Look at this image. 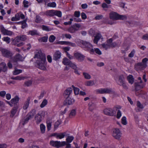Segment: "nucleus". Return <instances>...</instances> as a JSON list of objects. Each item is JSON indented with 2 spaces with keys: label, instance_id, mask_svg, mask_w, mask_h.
<instances>
[{
  "label": "nucleus",
  "instance_id": "nucleus-30",
  "mask_svg": "<svg viewBox=\"0 0 148 148\" xmlns=\"http://www.w3.org/2000/svg\"><path fill=\"white\" fill-rule=\"evenodd\" d=\"M42 119L41 117L39 116L38 114H37L35 117V119L37 124H39L42 121Z\"/></svg>",
  "mask_w": 148,
  "mask_h": 148
},
{
  "label": "nucleus",
  "instance_id": "nucleus-35",
  "mask_svg": "<svg viewBox=\"0 0 148 148\" xmlns=\"http://www.w3.org/2000/svg\"><path fill=\"white\" fill-rule=\"evenodd\" d=\"M72 90L71 88H68L64 91V94L69 96L71 93Z\"/></svg>",
  "mask_w": 148,
  "mask_h": 148
},
{
  "label": "nucleus",
  "instance_id": "nucleus-23",
  "mask_svg": "<svg viewBox=\"0 0 148 148\" xmlns=\"http://www.w3.org/2000/svg\"><path fill=\"white\" fill-rule=\"evenodd\" d=\"M59 44L61 45L67 44L73 47H75L76 46V44L75 43H72L70 42L60 41L59 42Z\"/></svg>",
  "mask_w": 148,
  "mask_h": 148
},
{
  "label": "nucleus",
  "instance_id": "nucleus-51",
  "mask_svg": "<svg viewBox=\"0 0 148 148\" xmlns=\"http://www.w3.org/2000/svg\"><path fill=\"white\" fill-rule=\"evenodd\" d=\"M45 113L46 112L45 111H41L37 114H38L39 116L41 117V118L43 119L45 117Z\"/></svg>",
  "mask_w": 148,
  "mask_h": 148
},
{
  "label": "nucleus",
  "instance_id": "nucleus-50",
  "mask_svg": "<svg viewBox=\"0 0 148 148\" xmlns=\"http://www.w3.org/2000/svg\"><path fill=\"white\" fill-rule=\"evenodd\" d=\"M56 3L55 2L49 3L47 4V5L48 7L52 8L56 7Z\"/></svg>",
  "mask_w": 148,
  "mask_h": 148
},
{
  "label": "nucleus",
  "instance_id": "nucleus-18",
  "mask_svg": "<svg viewBox=\"0 0 148 148\" xmlns=\"http://www.w3.org/2000/svg\"><path fill=\"white\" fill-rule=\"evenodd\" d=\"M114 92L111 88H102V94H114Z\"/></svg>",
  "mask_w": 148,
  "mask_h": 148
},
{
  "label": "nucleus",
  "instance_id": "nucleus-5",
  "mask_svg": "<svg viewBox=\"0 0 148 148\" xmlns=\"http://www.w3.org/2000/svg\"><path fill=\"white\" fill-rule=\"evenodd\" d=\"M148 61V59L145 58L142 60V62H138L135 65V68L136 69L139 70L141 66L146 68L147 66V62Z\"/></svg>",
  "mask_w": 148,
  "mask_h": 148
},
{
  "label": "nucleus",
  "instance_id": "nucleus-21",
  "mask_svg": "<svg viewBox=\"0 0 148 148\" xmlns=\"http://www.w3.org/2000/svg\"><path fill=\"white\" fill-rule=\"evenodd\" d=\"M95 52L99 55H101V51L98 48H95L94 49L92 48L91 49H90V52L91 54H94Z\"/></svg>",
  "mask_w": 148,
  "mask_h": 148
},
{
  "label": "nucleus",
  "instance_id": "nucleus-10",
  "mask_svg": "<svg viewBox=\"0 0 148 148\" xmlns=\"http://www.w3.org/2000/svg\"><path fill=\"white\" fill-rule=\"evenodd\" d=\"M24 59V58L22 56L19 54H18L15 55L14 57L12 58L10 61L11 62L23 61Z\"/></svg>",
  "mask_w": 148,
  "mask_h": 148
},
{
  "label": "nucleus",
  "instance_id": "nucleus-42",
  "mask_svg": "<svg viewBox=\"0 0 148 148\" xmlns=\"http://www.w3.org/2000/svg\"><path fill=\"white\" fill-rule=\"evenodd\" d=\"M21 41H25L27 39V37L26 35H21L18 36Z\"/></svg>",
  "mask_w": 148,
  "mask_h": 148
},
{
  "label": "nucleus",
  "instance_id": "nucleus-3",
  "mask_svg": "<svg viewBox=\"0 0 148 148\" xmlns=\"http://www.w3.org/2000/svg\"><path fill=\"white\" fill-rule=\"evenodd\" d=\"M115 80L118 84L122 86L124 88H127V87L125 82V78L123 75H121L117 77L115 79Z\"/></svg>",
  "mask_w": 148,
  "mask_h": 148
},
{
  "label": "nucleus",
  "instance_id": "nucleus-4",
  "mask_svg": "<svg viewBox=\"0 0 148 148\" xmlns=\"http://www.w3.org/2000/svg\"><path fill=\"white\" fill-rule=\"evenodd\" d=\"M78 43L79 46L87 48L89 51L92 47L91 44L86 41L79 40Z\"/></svg>",
  "mask_w": 148,
  "mask_h": 148
},
{
  "label": "nucleus",
  "instance_id": "nucleus-11",
  "mask_svg": "<svg viewBox=\"0 0 148 148\" xmlns=\"http://www.w3.org/2000/svg\"><path fill=\"white\" fill-rule=\"evenodd\" d=\"M122 133L120 130H113L112 136L115 139H119L121 136Z\"/></svg>",
  "mask_w": 148,
  "mask_h": 148
},
{
  "label": "nucleus",
  "instance_id": "nucleus-59",
  "mask_svg": "<svg viewBox=\"0 0 148 148\" xmlns=\"http://www.w3.org/2000/svg\"><path fill=\"white\" fill-rule=\"evenodd\" d=\"M21 28H22L24 29L27 26V24L26 21L25 20L22 21L21 22Z\"/></svg>",
  "mask_w": 148,
  "mask_h": 148
},
{
  "label": "nucleus",
  "instance_id": "nucleus-29",
  "mask_svg": "<svg viewBox=\"0 0 148 148\" xmlns=\"http://www.w3.org/2000/svg\"><path fill=\"white\" fill-rule=\"evenodd\" d=\"M32 117H31V116H29V115L28 114H27L26 116V118L25 119L24 122L21 121L20 122V125L22 124L23 125H24L25 123H27L28 121L30 119L32 118Z\"/></svg>",
  "mask_w": 148,
  "mask_h": 148
},
{
  "label": "nucleus",
  "instance_id": "nucleus-6",
  "mask_svg": "<svg viewBox=\"0 0 148 148\" xmlns=\"http://www.w3.org/2000/svg\"><path fill=\"white\" fill-rule=\"evenodd\" d=\"M0 51L2 56L5 57L10 58L13 55L12 53L10 50L6 49L0 48Z\"/></svg>",
  "mask_w": 148,
  "mask_h": 148
},
{
  "label": "nucleus",
  "instance_id": "nucleus-17",
  "mask_svg": "<svg viewBox=\"0 0 148 148\" xmlns=\"http://www.w3.org/2000/svg\"><path fill=\"white\" fill-rule=\"evenodd\" d=\"M61 55V53L60 52L58 51H56L53 55V59L55 60H58L60 58Z\"/></svg>",
  "mask_w": 148,
  "mask_h": 148
},
{
  "label": "nucleus",
  "instance_id": "nucleus-25",
  "mask_svg": "<svg viewBox=\"0 0 148 148\" xmlns=\"http://www.w3.org/2000/svg\"><path fill=\"white\" fill-rule=\"evenodd\" d=\"M0 68L2 70V71L5 72L7 71V67L6 64L5 62H2L0 64Z\"/></svg>",
  "mask_w": 148,
  "mask_h": 148
},
{
  "label": "nucleus",
  "instance_id": "nucleus-32",
  "mask_svg": "<svg viewBox=\"0 0 148 148\" xmlns=\"http://www.w3.org/2000/svg\"><path fill=\"white\" fill-rule=\"evenodd\" d=\"M95 84L93 80H88L85 82V85L86 86H92Z\"/></svg>",
  "mask_w": 148,
  "mask_h": 148
},
{
  "label": "nucleus",
  "instance_id": "nucleus-47",
  "mask_svg": "<svg viewBox=\"0 0 148 148\" xmlns=\"http://www.w3.org/2000/svg\"><path fill=\"white\" fill-rule=\"evenodd\" d=\"M62 146L65 145H66V148H71V145L69 143L66 142H62Z\"/></svg>",
  "mask_w": 148,
  "mask_h": 148
},
{
  "label": "nucleus",
  "instance_id": "nucleus-40",
  "mask_svg": "<svg viewBox=\"0 0 148 148\" xmlns=\"http://www.w3.org/2000/svg\"><path fill=\"white\" fill-rule=\"evenodd\" d=\"M23 4L24 8H27L29 5H31V3L27 1L24 0L23 2Z\"/></svg>",
  "mask_w": 148,
  "mask_h": 148
},
{
  "label": "nucleus",
  "instance_id": "nucleus-64",
  "mask_svg": "<svg viewBox=\"0 0 148 148\" xmlns=\"http://www.w3.org/2000/svg\"><path fill=\"white\" fill-rule=\"evenodd\" d=\"M89 33L90 34L93 36L95 35L96 34L95 30L92 29H90L89 31Z\"/></svg>",
  "mask_w": 148,
  "mask_h": 148
},
{
  "label": "nucleus",
  "instance_id": "nucleus-39",
  "mask_svg": "<svg viewBox=\"0 0 148 148\" xmlns=\"http://www.w3.org/2000/svg\"><path fill=\"white\" fill-rule=\"evenodd\" d=\"M22 72V70L21 69H18L16 68H15V70L13 72V74L14 75H17Z\"/></svg>",
  "mask_w": 148,
  "mask_h": 148
},
{
  "label": "nucleus",
  "instance_id": "nucleus-58",
  "mask_svg": "<svg viewBox=\"0 0 148 148\" xmlns=\"http://www.w3.org/2000/svg\"><path fill=\"white\" fill-rule=\"evenodd\" d=\"M136 105L137 107L140 109H143L144 107L143 105L139 101H137L136 102Z\"/></svg>",
  "mask_w": 148,
  "mask_h": 148
},
{
  "label": "nucleus",
  "instance_id": "nucleus-1",
  "mask_svg": "<svg viewBox=\"0 0 148 148\" xmlns=\"http://www.w3.org/2000/svg\"><path fill=\"white\" fill-rule=\"evenodd\" d=\"M34 58H37L36 63V67L42 70H45L46 69V58L45 56L42 54L41 51H38L35 54Z\"/></svg>",
  "mask_w": 148,
  "mask_h": 148
},
{
  "label": "nucleus",
  "instance_id": "nucleus-7",
  "mask_svg": "<svg viewBox=\"0 0 148 148\" xmlns=\"http://www.w3.org/2000/svg\"><path fill=\"white\" fill-rule=\"evenodd\" d=\"M12 44L18 47H21L24 45V43L23 42H21L19 43L21 40L18 36L16 37L14 39L12 38Z\"/></svg>",
  "mask_w": 148,
  "mask_h": 148
},
{
  "label": "nucleus",
  "instance_id": "nucleus-22",
  "mask_svg": "<svg viewBox=\"0 0 148 148\" xmlns=\"http://www.w3.org/2000/svg\"><path fill=\"white\" fill-rule=\"evenodd\" d=\"M54 14V10H48L44 13L45 15L50 17L53 16Z\"/></svg>",
  "mask_w": 148,
  "mask_h": 148
},
{
  "label": "nucleus",
  "instance_id": "nucleus-54",
  "mask_svg": "<svg viewBox=\"0 0 148 148\" xmlns=\"http://www.w3.org/2000/svg\"><path fill=\"white\" fill-rule=\"evenodd\" d=\"M55 39L56 37L54 35H51L49 37V41L50 42H53Z\"/></svg>",
  "mask_w": 148,
  "mask_h": 148
},
{
  "label": "nucleus",
  "instance_id": "nucleus-36",
  "mask_svg": "<svg viewBox=\"0 0 148 148\" xmlns=\"http://www.w3.org/2000/svg\"><path fill=\"white\" fill-rule=\"evenodd\" d=\"M88 109L90 111H92L95 108V104L92 103H90L88 104Z\"/></svg>",
  "mask_w": 148,
  "mask_h": 148
},
{
  "label": "nucleus",
  "instance_id": "nucleus-49",
  "mask_svg": "<svg viewBox=\"0 0 148 148\" xmlns=\"http://www.w3.org/2000/svg\"><path fill=\"white\" fill-rule=\"evenodd\" d=\"M42 21V19L41 18L40 16L37 15L36 16V19H35V22L37 23H39L41 22Z\"/></svg>",
  "mask_w": 148,
  "mask_h": 148
},
{
  "label": "nucleus",
  "instance_id": "nucleus-26",
  "mask_svg": "<svg viewBox=\"0 0 148 148\" xmlns=\"http://www.w3.org/2000/svg\"><path fill=\"white\" fill-rule=\"evenodd\" d=\"M76 113V109H72L71 111L69 114V117L70 118H73L74 117Z\"/></svg>",
  "mask_w": 148,
  "mask_h": 148
},
{
  "label": "nucleus",
  "instance_id": "nucleus-48",
  "mask_svg": "<svg viewBox=\"0 0 148 148\" xmlns=\"http://www.w3.org/2000/svg\"><path fill=\"white\" fill-rule=\"evenodd\" d=\"M25 78L24 77H21L18 76L15 77H12L11 79L13 80H19L24 79Z\"/></svg>",
  "mask_w": 148,
  "mask_h": 148
},
{
  "label": "nucleus",
  "instance_id": "nucleus-33",
  "mask_svg": "<svg viewBox=\"0 0 148 148\" xmlns=\"http://www.w3.org/2000/svg\"><path fill=\"white\" fill-rule=\"evenodd\" d=\"M101 37V34H97L96 36H95V38L93 40L94 43L97 44L98 41L100 39Z\"/></svg>",
  "mask_w": 148,
  "mask_h": 148
},
{
  "label": "nucleus",
  "instance_id": "nucleus-52",
  "mask_svg": "<svg viewBox=\"0 0 148 148\" xmlns=\"http://www.w3.org/2000/svg\"><path fill=\"white\" fill-rule=\"evenodd\" d=\"M73 139L74 138L73 136H68L67 138L66 139V142L70 143L73 141Z\"/></svg>",
  "mask_w": 148,
  "mask_h": 148
},
{
  "label": "nucleus",
  "instance_id": "nucleus-13",
  "mask_svg": "<svg viewBox=\"0 0 148 148\" xmlns=\"http://www.w3.org/2000/svg\"><path fill=\"white\" fill-rule=\"evenodd\" d=\"M49 144L57 148H58L62 146V142H61L57 141L51 140Z\"/></svg>",
  "mask_w": 148,
  "mask_h": 148
},
{
  "label": "nucleus",
  "instance_id": "nucleus-24",
  "mask_svg": "<svg viewBox=\"0 0 148 148\" xmlns=\"http://www.w3.org/2000/svg\"><path fill=\"white\" fill-rule=\"evenodd\" d=\"M19 100V98L18 96H16L14 98L12 99L10 102L12 104H15V105H17V103H18Z\"/></svg>",
  "mask_w": 148,
  "mask_h": 148
},
{
  "label": "nucleus",
  "instance_id": "nucleus-19",
  "mask_svg": "<svg viewBox=\"0 0 148 148\" xmlns=\"http://www.w3.org/2000/svg\"><path fill=\"white\" fill-rule=\"evenodd\" d=\"M30 100V98L29 97L27 98V100L25 101L23 104V110H26L27 109L29 104Z\"/></svg>",
  "mask_w": 148,
  "mask_h": 148
},
{
  "label": "nucleus",
  "instance_id": "nucleus-45",
  "mask_svg": "<svg viewBox=\"0 0 148 148\" xmlns=\"http://www.w3.org/2000/svg\"><path fill=\"white\" fill-rule=\"evenodd\" d=\"M66 133L65 132H64L62 133L58 134L57 135V138L59 139H62L66 135Z\"/></svg>",
  "mask_w": 148,
  "mask_h": 148
},
{
  "label": "nucleus",
  "instance_id": "nucleus-31",
  "mask_svg": "<svg viewBox=\"0 0 148 148\" xmlns=\"http://www.w3.org/2000/svg\"><path fill=\"white\" fill-rule=\"evenodd\" d=\"M71 61L66 58H65L63 59L62 63L65 65H69Z\"/></svg>",
  "mask_w": 148,
  "mask_h": 148
},
{
  "label": "nucleus",
  "instance_id": "nucleus-55",
  "mask_svg": "<svg viewBox=\"0 0 148 148\" xmlns=\"http://www.w3.org/2000/svg\"><path fill=\"white\" fill-rule=\"evenodd\" d=\"M42 28L43 30L47 31H49L51 30V29L49 28L48 26L44 25H42Z\"/></svg>",
  "mask_w": 148,
  "mask_h": 148
},
{
  "label": "nucleus",
  "instance_id": "nucleus-60",
  "mask_svg": "<svg viewBox=\"0 0 148 148\" xmlns=\"http://www.w3.org/2000/svg\"><path fill=\"white\" fill-rule=\"evenodd\" d=\"M69 66L74 69H77V68L75 64L74 63H72L71 62Z\"/></svg>",
  "mask_w": 148,
  "mask_h": 148
},
{
  "label": "nucleus",
  "instance_id": "nucleus-41",
  "mask_svg": "<svg viewBox=\"0 0 148 148\" xmlns=\"http://www.w3.org/2000/svg\"><path fill=\"white\" fill-rule=\"evenodd\" d=\"M83 74L85 79H91V76L89 74L85 72H83Z\"/></svg>",
  "mask_w": 148,
  "mask_h": 148
},
{
  "label": "nucleus",
  "instance_id": "nucleus-14",
  "mask_svg": "<svg viewBox=\"0 0 148 148\" xmlns=\"http://www.w3.org/2000/svg\"><path fill=\"white\" fill-rule=\"evenodd\" d=\"M74 56L76 59L79 61H83L85 58L84 56L78 52L75 53L74 54Z\"/></svg>",
  "mask_w": 148,
  "mask_h": 148
},
{
  "label": "nucleus",
  "instance_id": "nucleus-12",
  "mask_svg": "<svg viewBox=\"0 0 148 148\" xmlns=\"http://www.w3.org/2000/svg\"><path fill=\"white\" fill-rule=\"evenodd\" d=\"M0 31L2 34L5 35L11 36L12 34V32L5 29L2 25L0 26Z\"/></svg>",
  "mask_w": 148,
  "mask_h": 148
},
{
  "label": "nucleus",
  "instance_id": "nucleus-46",
  "mask_svg": "<svg viewBox=\"0 0 148 148\" xmlns=\"http://www.w3.org/2000/svg\"><path fill=\"white\" fill-rule=\"evenodd\" d=\"M121 123L123 125H125L127 124V119L125 116H123L121 118Z\"/></svg>",
  "mask_w": 148,
  "mask_h": 148
},
{
  "label": "nucleus",
  "instance_id": "nucleus-37",
  "mask_svg": "<svg viewBox=\"0 0 148 148\" xmlns=\"http://www.w3.org/2000/svg\"><path fill=\"white\" fill-rule=\"evenodd\" d=\"M36 110L35 109H32L28 114L29 115V116L33 117L34 115L36 114Z\"/></svg>",
  "mask_w": 148,
  "mask_h": 148
},
{
  "label": "nucleus",
  "instance_id": "nucleus-16",
  "mask_svg": "<svg viewBox=\"0 0 148 148\" xmlns=\"http://www.w3.org/2000/svg\"><path fill=\"white\" fill-rule=\"evenodd\" d=\"M18 108V105H15L11 110L10 117H13L15 115L17 112V109Z\"/></svg>",
  "mask_w": 148,
  "mask_h": 148
},
{
  "label": "nucleus",
  "instance_id": "nucleus-9",
  "mask_svg": "<svg viewBox=\"0 0 148 148\" xmlns=\"http://www.w3.org/2000/svg\"><path fill=\"white\" fill-rule=\"evenodd\" d=\"M146 84L145 83H140L139 82H136L134 84L135 90L136 91L140 90L143 88L145 86Z\"/></svg>",
  "mask_w": 148,
  "mask_h": 148
},
{
  "label": "nucleus",
  "instance_id": "nucleus-63",
  "mask_svg": "<svg viewBox=\"0 0 148 148\" xmlns=\"http://www.w3.org/2000/svg\"><path fill=\"white\" fill-rule=\"evenodd\" d=\"M122 116V114L121 111L120 110H118L116 114V117L118 119H119Z\"/></svg>",
  "mask_w": 148,
  "mask_h": 148
},
{
  "label": "nucleus",
  "instance_id": "nucleus-43",
  "mask_svg": "<svg viewBox=\"0 0 148 148\" xmlns=\"http://www.w3.org/2000/svg\"><path fill=\"white\" fill-rule=\"evenodd\" d=\"M2 40L8 44H9L10 42V38L8 36L3 37L2 38Z\"/></svg>",
  "mask_w": 148,
  "mask_h": 148
},
{
  "label": "nucleus",
  "instance_id": "nucleus-28",
  "mask_svg": "<svg viewBox=\"0 0 148 148\" xmlns=\"http://www.w3.org/2000/svg\"><path fill=\"white\" fill-rule=\"evenodd\" d=\"M78 30V29L76 28L74 26L70 27L68 29V32L71 33H74Z\"/></svg>",
  "mask_w": 148,
  "mask_h": 148
},
{
  "label": "nucleus",
  "instance_id": "nucleus-61",
  "mask_svg": "<svg viewBox=\"0 0 148 148\" xmlns=\"http://www.w3.org/2000/svg\"><path fill=\"white\" fill-rule=\"evenodd\" d=\"M61 122L60 121L58 120L55 123L54 127L55 129L57 128L58 126L60 124Z\"/></svg>",
  "mask_w": 148,
  "mask_h": 148
},
{
  "label": "nucleus",
  "instance_id": "nucleus-20",
  "mask_svg": "<svg viewBox=\"0 0 148 148\" xmlns=\"http://www.w3.org/2000/svg\"><path fill=\"white\" fill-rule=\"evenodd\" d=\"M46 126L47 130H50L52 126V120L50 119H48L46 120Z\"/></svg>",
  "mask_w": 148,
  "mask_h": 148
},
{
  "label": "nucleus",
  "instance_id": "nucleus-53",
  "mask_svg": "<svg viewBox=\"0 0 148 148\" xmlns=\"http://www.w3.org/2000/svg\"><path fill=\"white\" fill-rule=\"evenodd\" d=\"M28 33L32 36L38 34L37 31L36 30L30 31L28 32Z\"/></svg>",
  "mask_w": 148,
  "mask_h": 148
},
{
  "label": "nucleus",
  "instance_id": "nucleus-38",
  "mask_svg": "<svg viewBox=\"0 0 148 148\" xmlns=\"http://www.w3.org/2000/svg\"><path fill=\"white\" fill-rule=\"evenodd\" d=\"M54 16H56L58 17H61L62 16V12L60 11L54 10Z\"/></svg>",
  "mask_w": 148,
  "mask_h": 148
},
{
  "label": "nucleus",
  "instance_id": "nucleus-62",
  "mask_svg": "<svg viewBox=\"0 0 148 148\" xmlns=\"http://www.w3.org/2000/svg\"><path fill=\"white\" fill-rule=\"evenodd\" d=\"M102 47L105 48L106 50L111 47L110 44H102Z\"/></svg>",
  "mask_w": 148,
  "mask_h": 148
},
{
  "label": "nucleus",
  "instance_id": "nucleus-57",
  "mask_svg": "<svg viewBox=\"0 0 148 148\" xmlns=\"http://www.w3.org/2000/svg\"><path fill=\"white\" fill-rule=\"evenodd\" d=\"M135 50L134 49L132 50L128 55V57L130 58H133L135 53Z\"/></svg>",
  "mask_w": 148,
  "mask_h": 148
},
{
  "label": "nucleus",
  "instance_id": "nucleus-8",
  "mask_svg": "<svg viewBox=\"0 0 148 148\" xmlns=\"http://www.w3.org/2000/svg\"><path fill=\"white\" fill-rule=\"evenodd\" d=\"M105 114L110 116H113L116 114V112L114 108H105L103 111Z\"/></svg>",
  "mask_w": 148,
  "mask_h": 148
},
{
  "label": "nucleus",
  "instance_id": "nucleus-56",
  "mask_svg": "<svg viewBox=\"0 0 148 148\" xmlns=\"http://www.w3.org/2000/svg\"><path fill=\"white\" fill-rule=\"evenodd\" d=\"M72 86L73 88L75 94V95H77L79 93V89L78 88L74 87L73 85Z\"/></svg>",
  "mask_w": 148,
  "mask_h": 148
},
{
  "label": "nucleus",
  "instance_id": "nucleus-44",
  "mask_svg": "<svg viewBox=\"0 0 148 148\" xmlns=\"http://www.w3.org/2000/svg\"><path fill=\"white\" fill-rule=\"evenodd\" d=\"M47 103L48 101L47 99H44L40 105V107L41 108H43L47 105Z\"/></svg>",
  "mask_w": 148,
  "mask_h": 148
},
{
  "label": "nucleus",
  "instance_id": "nucleus-27",
  "mask_svg": "<svg viewBox=\"0 0 148 148\" xmlns=\"http://www.w3.org/2000/svg\"><path fill=\"white\" fill-rule=\"evenodd\" d=\"M127 79L129 83L132 84L134 81V78L132 75H129L127 77Z\"/></svg>",
  "mask_w": 148,
  "mask_h": 148
},
{
  "label": "nucleus",
  "instance_id": "nucleus-2",
  "mask_svg": "<svg viewBox=\"0 0 148 148\" xmlns=\"http://www.w3.org/2000/svg\"><path fill=\"white\" fill-rule=\"evenodd\" d=\"M110 19L114 20H125L127 19V16L125 15H120L116 12H111L110 14Z\"/></svg>",
  "mask_w": 148,
  "mask_h": 148
},
{
  "label": "nucleus",
  "instance_id": "nucleus-15",
  "mask_svg": "<svg viewBox=\"0 0 148 148\" xmlns=\"http://www.w3.org/2000/svg\"><path fill=\"white\" fill-rule=\"evenodd\" d=\"M75 102V99L68 97L64 101V104L65 106L73 104Z\"/></svg>",
  "mask_w": 148,
  "mask_h": 148
},
{
  "label": "nucleus",
  "instance_id": "nucleus-34",
  "mask_svg": "<svg viewBox=\"0 0 148 148\" xmlns=\"http://www.w3.org/2000/svg\"><path fill=\"white\" fill-rule=\"evenodd\" d=\"M48 36H46L42 37L38 39V40L40 42H46L47 41L48 39Z\"/></svg>",
  "mask_w": 148,
  "mask_h": 148
}]
</instances>
